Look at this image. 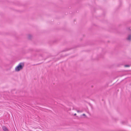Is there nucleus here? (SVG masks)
I'll use <instances>...</instances> for the list:
<instances>
[{"label": "nucleus", "mask_w": 131, "mask_h": 131, "mask_svg": "<svg viewBox=\"0 0 131 131\" xmlns=\"http://www.w3.org/2000/svg\"><path fill=\"white\" fill-rule=\"evenodd\" d=\"M23 67L24 64L23 63H20L15 67V70L16 72L19 71L23 69Z\"/></svg>", "instance_id": "obj_1"}, {"label": "nucleus", "mask_w": 131, "mask_h": 131, "mask_svg": "<svg viewBox=\"0 0 131 131\" xmlns=\"http://www.w3.org/2000/svg\"><path fill=\"white\" fill-rule=\"evenodd\" d=\"M2 129L4 131H8L7 128L5 126L2 127Z\"/></svg>", "instance_id": "obj_2"}, {"label": "nucleus", "mask_w": 131, "mask_h": 131, "mask_svg": "<svg viewBox=\"0 0 131 131\" xmlns=\"http://www.w3.org/2000/svg\"><path fill=\"white\" fill-rule=\"evenodd\" d=\"M127 40H130L131 39V35H129L127 38Z\"/></svg>", "instance_id": "obj_3"}, {"label": "nucleus", "mask_w": 131, "mask_h": 131, "mask_svg": "<svg viewBox=\"0 0 131 131\" xmlns=\"http://www.w3.org/2000/svg\"><path fill=\"white\" fill-rule=\"evenodd\" d=\"M77 112L78 113L82 112V111H80V110H77Z\"/></svg>", "instance_id": "obj_4"}, {"label": "nucleus", "mask_w": 131, "mask_h": 131, "mask_svg": "<svg viewBox=\"0 0 131 131\" xmlns=\"http://www.w3.org/2000/svg\"><path fill=\"white\" fill-rule=\"evenodd\" d=\"M28 38H30L31 37H32V36L31 35H29L28 36Z\"/></svg>", "instance_id": "obj_5"}, {"label": "nucleus", "mask_w": 131, "mask_h": 131, "mask_svg": "<svg viewBox=\"0 0 131 131\" xmlns=\"http://www.w3.org/2000/svg\"><path fill=\"white\" fill-rule=\"evenodd\" d=\"M82 115L85 116V117H86V115H85V114H83Z\"/></svg>", "instance_id": "obj_6"}, {"label": "nucleus", "mask_w": 131, "mask_h": 131, "mask_svg": "<svg viewBox=\"0 0 131 131\" xmlns=\"http://www.w3.org/2000/svg\"><path fill=\"white\" fill-rule=\"evenodd\" d=\"M129 66L128 65H125V67H129Z\"/></svg>", "instance_id": "obj_7"}, {"label": "nucleus", "mask_w": 131, "mask_h": 131, "mask_svg": "<svg viewBox=\"0 0 131 131\" xmlns=\"http://www.w3.org/2000/svg\"><path fill=\"white\" fill-rule=\"evenodd\" d=\"M74 115H75V116L76 115V114H74Z\"/></svg>", "instance_id": "obj_8"}]
</instances>
